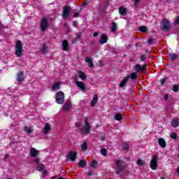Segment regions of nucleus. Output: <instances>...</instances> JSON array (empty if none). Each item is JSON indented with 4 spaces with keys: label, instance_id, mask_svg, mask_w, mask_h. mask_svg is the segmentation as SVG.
Wrapping results in <instances>:
<instances>
[{
    "label": "nucleus",
    "instance_id": "1",
    "mask_svg": "<svg viewBox=\"0 0 179 179\" xmlns=\"http://www.w3.org/2000/svg\"><path fill=\"white\" fill-rule=\"evenodd\" d=\"M117 170L115 171V174L120 176L122 170L124 169L127 166L125 165V162L122 159H115Z\"/></svg>",
    "mask_w": 179,
    "mask_h": 179
},
{
    "label": "nucleus",
    "instance_id": "2",
    "mask_svg": "<svg viewBox=\"0 0 179 179\" xmlns=\"http://www.w3.org/2000/svg\"><path fill=\"white\" fill-rule=\"evenodd\" d=\"M91 129H92V127H90V124H89L88 119L85 118L84 127L80 129L81 134H83V135H87V134H90Z\"/></svg>",
    "mask_w": 179,
    "mask_h": 179
},
{
    "label": "nucleus",
    "instance_id": "3",
    "mask_svg": "<svg viewBox=\"0 0 179 179\" xmlns=\"http://www.w3.org/2000/svg\"><path fill=\"white\" fill-rule=\"evenodd\" d=\"M15 55L17 57L23 55V44H22L21 41H17L15 43Z\"/></svg>",
    "mask_w": 179,
    "mask_h": 179
},
{
    "label": "nucleus",
    "instance_id": "4",
    "mask_svg": "<svg viewBox=\"0 0 179 179\" xmlns=\"http://www.w3.org/2000/svg\"><path fill=\"white\" fill-rule=\"evenodd\" d=\"M65 101V94L62 92V91H59L56 94V103L57 104H63Z\"/></svg>",
    "mask_w": 179,
    "mask_h": 179
},
{
    "label": "nucleus",
    "instance_id": "5",
    "mask_svg": "<svg viewBox=\"0 0 179 179\" xmlns=\"http://www.w3.org/2000/svg\"><path fill=\"white\" fill-rule=\"evenodd\" d=\"M162 30L164 31H169V30L171 29V25L170 24V21L167 19H164L162 22Z\"/></svg>",
    "mask_w": 179,
    "mask_h": 179
},
{
    "label": "nucleus",
    "instance_id": "6",
    "mask_svg": "<svg viewBox=\"0 0 179 179\" xmlns=\"http://www.w3.org/2000/svg\"><path fill=\"white\" fill-rule=\"evenodd\" d=\"M41 159L37 158L34 160V162L36 164V170L37 171H43V170H45V165L43 164H41Z\"/></svg>",
    "mask_w": 179,
    "mask_h": 179
},
{
    "label": "nucleus",
    "instance_id": "7",
    "mask_svg": "<svg viewBox=\"0 0 179 179\" xmlns=\"http://www.w3.org/2000/svg\"><path fill=\"white\" fill-rule=\"evenodd\" d=\"M48 27H50L48 20L47 17H43L41 21V29L42 31H45Z\"/></svg>",
    "mask_w": 179,
    "mask_h": 179
},
{
    "label": "nucleus",
    "instance_id": "8",
    "mask_svg": "<svg viewBox=\"0 0 179 179\" xmlns=\"http://www.w3.org/2000/svg\"><path fill=\"white\" fill-rule=\"evenodd\" d=\"M71 15V6H64L63 8V13L62 17L63 19H68Z\"/></svg>",
    "mask_w": 179,
    "mask_h": 179
},
{
    "label": "nucleus",
    "instance_id": "9",
    "mask_svg": "<svg viewBox=\"0 0 179 179\" xmlns=\"http://www.w3.org/2000/svg\"><path fill=\"white\" fill-rule=\"evenodd\" d=\"M150 166L152 170H156V169H157V155L152 156Z\"/></svg>",
    "mask_w": 179,
    "mask_h": 179
},
{
    "label": "nucleus",
    "instance_id": "10",
    "mask_svg": "<svg viewBox=\"0 0 179 179\" xmlns=\"http://www.w3.org/2000/svg\"><path fill=\"white\" fill-rule=\"evenodd\" d=\"M72 107V102L71 101H67L63 105V111H69Z\"/></svg>",
    "mask_w": 179,
    "mask_h": 179
},
{
    "label": "nucleus",
    "instance_id": "11",
    "mask_svg": "<svg viewBox=\"0 0 179 179\" xmlns=\"http://www.w3.org/2000/svg\"><path fill=\"white\" fill-rule=\"evenodd\" d=\"M29 155L31 157H37L40 155V151L37 150L36 148L31 147L30 149Z\"/></svg>",
    "mask_w": 179,
    "mask_h": 179
},
{
    "label": "nucleus",
    "instance_id": "12",
    "mask_svg": "<svg viewBox=\"0 0 179 179\" xmlns=\"http://www.w3.org/2000/svg\"><path fill=\"white\" fill-rule=\"evenodd\" d=\"M76 152H73V151H70L67 155V159H69L71 162H75V160H76Z\"/></svg>",
    "mask_w": 179,
    "mask_h": 179
},
{
    "label": "nucleus",
    "instance_id": "13",
    "mask_svg": "<svg viewBox=\"0 0 179 179\" xmlns=\"http://www.w3.org/2000/svg\"><path fill=\"white\" fill-rule=\"evenodd\" d=\"M17 82H23L24 80V73L23 71H19L17 74Z\"/></svg>",
    "mask_w": 179,
    "mask_h": 179
},
{
    "label": "nucleus",
    "instance_id": "14",
    "mask_svg": "<svg viewBox=\"0 0 179 179\" xmlns=\"http://www.w3.org/2000/svg\"><path fill=\"white\" fill-rule=\"evenodd\" d=\"M76 85L82 90V92H85L86 90V85H85V83H83V82L77 81L76 83Z\"/></svg>",
    "mask_w": 179,
    "mask_h": 179
},
{
    "label": "nucleus",
    "instance_id": "15",
    "mask_svg": "<svg viewBox=\"0 0 179 179\" xmlns=\"http://www.w3.org/2000/svg\"><path fill=\"white\" fill-rule=\"evenodd\" d=\"M158 143H159V146H161V148H162V149H164V148H166V146H167V143H166V141L163 138L158 139Z\"/></svg>",
    "mask_w": 179,
    "mask_h": 179
},
{
    "label": "nucleus",
    "instance_id": "16",
    "mask_svg": "<svg viewBox=\"0 0 179 179\" xmlns=\"http://www.w3.org/2000/svg\"><path fill=\"white\" fill-rule=\"evenodd\" d=\"M62 47L64 51H69V43H68V41L64 40L62 41Z\"/></svg>",
    "mask_w": 179,
    "mask_h": 179
},
{
    "label": "nucleus",
    "instance_id": "17",
    "mask_svg": "<svg viewBox=\"0 0 179 179\" xmlns=\"http://www.w3.org/2000/svg\"><path fill=\"white\" fill-rule=\"evenodd\" d=\"M107 38H108V36L106 34H103L101 36V39L99 41L100 44H106L107 43Z\"/></svg>",
    "mask_w": 179,
    "mask_h": 179
},
{
    "label": "nucleus",
    "instance_id": "18",
    "mask_svg": "<svg viewBox=\"0 0 179 179\" xmlns=\"http://www.w3.org/2000/svg\"><path fill=\"white\" fill-rule=\"evenodd\" d=\"M97 101H99V96H97V94H95L91 101V107H94L97 104Z\"/></svg>",
    "mask_w": 179,
    "mask_h": 179
},
{
    "label": "nucleus",
    "instance_id": "19",
    "mask_svg": "<svg viewBox=\"0 0 179 179\" xmlns=\"http://www.w3.org/2000/svg\"><path fill=\"white\" fill-rule=\"evenodd\" d=\"M178 125H179V119L178 118L173 119L171 121V127H173V128H177Z\"/></svg>",
    "mask_w": 179,
    "mask_h": 179
},
{
    "label": "nucleus",
    "instance_id": "20",
    "mask_svg": "<svg viewBox=\"0 0 179 179\" xmlns=\"http://www.w3.org/2000/svg\"><path fill=\"white\" fill-rule=\"evenodd\" d=\"M85 62L88 64L90 68H93L94 64H93V60H92V58L89 57H85Z\"/></svg>",
    "mask_w": 179,
    "mask_h": 179
},
{
    "label": "nucleus",
    "instance_id": "21",
    "mask_svg": "<svg viewBox=\"0 0 179 179\" xmlns=\"http://www.w3.org/2000/svg\"><path fill=\"white\" fill-rule=\"evenodd\" d=\"M50 131H51V125L49 123H46L43 129V133L48 134Z\"/></svg>",
    "mask_w": 179,
    "mask_h": 179
},
{
    "label": "nucleus",
    "instance_id": "22",
    "mask_svg": "<svg viewBox=\"0 0 179 179\" xmlns=\"http://www.w3.org/2000/svg\"><path fill=\"white\" fill-rule=\"evenodd\" d=\"M128 80H129V76H127L123 80H122L119 85L120 87H124V86L127 85V83H128Z\"/></svg>",
    "mask_w": 179,
    "mask_h": 179
},
{
    "label": "nucleus",
    "instance_id": "23",
    "mask_svg": "<svg viewBox=\"0 0 179 179\" xmlns=\"http://www.w3.org/2000/svg\"><path fill=\"white\" fill-rule=\"evenodd\" d=\"M169 58L171 59V61H176V59H178L179 55L176 53H169Z\"/></svg>",
    "mask_w": 179,
    "mask_h": 179
},
{
    "label": "nucleus",
    "instance_id": "24",
    "mask_svg": "<svg viewBox=\"0 0 179 179\" xmlns=\"http://www.w3.org/2000/svg\"><path fill=\"white\" fill-rule=\"evenodd\" d=\"M122 148L124 152H128L129 149V144H128V143H123L122 144Z\"/></svg>",
    "mask_w": 179,
    "mask_h": 179
},
{
    "label": "nucleus",
    "instance_id": "25",
    "mask_svg": "<svg viewBox=\"0 0 179 179\" xmlns=\"http://www.w3.org/2000/svg\"><path fill=\"white\" fill-rule=\"evenodd\" d=\"M119 13L122 16H125V15H127V8H125V7H120Z\"/></svg>",
    "mask_w": 179,
    "mask_h": 179
},
{
    "label": "nucleus",
    "instance_id": "26",
    "mask_svg": "<svg viewBox=\"0 0 179 179\" xmlns=\"http://www.w3.org/2000/svg\"><path fill=\"white\" fill-rule=\"evenodd\" d=\"M78 73L79 74V76L82 80H85V79H87V76H86V74H85L83 71H78Z\"/></svg>",
    "mask_w": 179,
    "mask_h": 179
},
{
    "label": "nucleus",
    "instance_id": "27",
    "mask_svg": "<svg viewBox=\"0 0 179 179\" xmlns=\"http://www.w3.org/2000/svg\"><path fill=\"white\" fill-rule=\"evenodd\" d=\"M117 29H118V27H117V23L115 22H112V26L110 27V31H112V33H115V31H117Z\"/></svg>",
    "mask_w": 179,
    "mask_h": 179
},
{
    "label": "nucleus",
    "instance_id": "28",
    "mask_svg": "<svg viewBox=\"0 0 179 179\" xmlns=\"http://www.w3.org/2000/svg\"><path fill=\"white\" fill-rule=\"evenodd\" d=\"M127 76L129 77V79H132V80H136L138 79V74L136 73H132L131 75H128Z\"/></svg>",
    "mask_w": 179,
    "mask_h": 179
},
{
    "label": "nucleus",
    "instance_id": "29",
    "mask_svg": "<svg viewBox=\"0 0 179 179\" xmlns=\"http://www.w3.org/2000/svg\"><path fill=\"white\" fill-rule=\"evenodd\" d=\"M134 69L136 72L139 73L141 71H142V66H141V64H137L135 65Z\"/></svg>",
    "mask_w": 179,
    "mask_h": 179
},
{
    "label": "nucleus",
    "instance_id": "30",
    "mask_svg": "<svg viewBox=\"0 0 179 179\" xmlns=\"http://www.w3.org/2000/svg\"><path fill=\"white\" fill-rule=\"evenodd\" d=\"M115 120H116V121H121V120H122V115L120 113H117L115 115Z\"/></svg>",
    "mask_w": 179,
    "mask_h": 179
},
{
    "label": "nucleus",
    "instance_id": "31",
    "mask_svg": "<svg viewBox=\"0 0 179 179\" xmlns=\"http://www.w3.org/2000/svg\"><path fill=\"white\" fill-rule=\"evenodd\" d=\"M138 30L141 31V33H146V31H148V28L145 26H141L138 27Z\"/></svg>",
    "mask_w": 179,
    "mask_h": 179
},
{
    "label": "nucleus",
    "instance_id": "32",
    "mask_svg": "<svg viewBox=\"0 0 179 179\" xmlns=\"http://www.w3.org/2000/svg\"><path fill=\"white\" fill-rule=\"evenodd\" d=\"M41 51V52H43V54L47 52V44L46 43H43Z\"/></svg>",
    "mask_w": 179,
    "mask_h": 179
},
{
    "label": "nucleus",
    "instance_id": "33",
    "mask_svg": "<svg viewBox=\"0 0 179 179\" xmlns=\"http://www.w3.org/2000/svg\"><path fill=\"white\" fill-rule=\"evenodd\" d=\"M79 166L82 168H85L86 166V160L81 159L79 162Z\"/></svg>",
    "mask_w": 179,
    "mask_h": 179
},
{
    "label": "nucleus",
    "instance_id": "34",
    "mask_svg": "<svg viewBox=\"0 0 179 179\" xmlns=\"http://www.w3.org/2000/svg\"><path fill=\"white\" fill-rule=\"evenodd\" d=\"M81 150H87V143L83 142L81 145Z\"/></svg>",
    "mask_w": 179,
    "mask_h": 179
},
{
    "label": "nucleus",
    "instance_id": "35",
    "mask_svg": "<svg viewBox=\"0 0 179 179\" xmlns=\"http://www.w3.org/2000/svg\"><path fill=\"white\" fill-rule=\"evenodd\" d=\"M97 164H98L97 162L94 160L90 164V166L91 167H92V169H97Z\"/></svg>",
    "mask_w": 179,
    "mask_h": 179
},
{
    "label": "nucleus",
    "instance_id": "36",
    "mask_svg": "<svg viewBox=\"0 0 179 179\" xmlns=\"http://www.w3.org/2000/svg\"><path fill=\"white\" fill-rule=\"evenodd\" d=\"M59 89V83H55L52 86L53 90H58Z\"/></svg>",
    "mask_w": 179,
    "mask_h": 179
},
{
    "label": "nucleus",
    "instance_id": "37",
    "mask_svg": "<svg viewBox=\"0 0 179 179\" xmlns=\"http://www.w3.org/2000/svg\"><path fill=\"white\" fill-rule=\"evenodd\" d=\"M136 163L138 166H145V161L142 159H138Z\"/></svg>",
    "mask_w": 179,
    "mask_h": 179
},
{
    "label": "nucleus",
    "instance_id": "38",
    "mask_svg": "<svg viewBox=\"0 0 179 179\" xmlns=\"http://www.w3.org/2000/svg\"><path fill=\"white\" fill-rule=\"evenodd\" d=\"M153 41H155V38H150L148 41L147 43L150 45H152V44H153Z\"/></svg>",
    "mask_w": 179,
    "mask_h": 179
},
{
    "label": "nucleus",
    "instance_id": "39",
    "mask_svg": "<svg viewBox=\"0 0 179 179\" xmlns=\"http://www.w3.org/2000/svg\"><path fill=\"white\" fill-rule=\"evenodd\" d=\"M101 153L103 156H107V150H106V148H102L101 150Z\"/></svg>",
    "mask_w": 179,
    "mask_h": 179
},
{
    "label": "nucleus",
    "instance_id": "40",
    "mask_svg": "<svg viewBox=\"0 0 179 179\" xmlns=\"http://www.w3.org/2000/svg\"><path fill=\"white\" fill-rule=\"evenodd\" d=\"M25 132H27L28 134H31V129L28 127H24Z\"/></svg>",
    "mask_w": 179,
    "mask_h": 179
},
{
    "label": "nucleus",
    "instance_id": "41",
    "mask_svg": "<svg viewBox=\"0 0 179 179\" xmlns=\"http://www.w3.org/2000/svg\"><path fill=\"white\" fill-rule=\"evenodd\" d=\"M173 92H175L176 93H177V92H178V85H173Z\"/></svg>",
    "mask_w": 179,
    "mask_h": 179
},
{
    "label": "nucleus",
    "instance_id": "42",
    "mask_svg": "<svg viewBox=\"0 0 179 179\" xmlns=\"http://www.w3.org/2000/svg\"><path fill=\"white\" fill-rule=\"evenodd\" d=\"M171 138H172V139H177V134L176 133H171Z\"/></svg>",
    "mask_w": 179,
    "mask_h": 179
},
{
    "label": "nucleus",
    "instance_id": "43",
    "mask_svg": "<svg viewBox=\"0 0 179 179\" xmlns=\"http://www.w3.org/2000/svg\"><path fill=\"white\" fill-rule=\"evenodd\" d=\"M48 173V170H44L42 173V177H43V178H45V177H47V173Z\"/></svg>",
    "mask_w": 179,
    "mask_h": 179
},
{
    "label": "nucleus",
    "instance_id": "44",
    "mask_svg": "<svg viewBox=\"0 0 179 179\" xmlns=\"http://www.w3.org/2000/svg\"><path fill=\"white\" fill-rule=\"evenodd\" d=\"M179 24V16H178V17H176V20H175L174 22H173V24H174L175 26H177V24Z\"/></svg>",
    "mask_w": 179,
    "mask_h": 179
},
{
    "label": "nucleus",
    "instance_id": "45",
    "mask_svg": "<svg viewBox=\"0 0 179 179\" xmlns=\"http://www.w3.org/2000/svg\"><path fill=\"white\" fill-rule=\"evenodd\" d=\"M148 59V58L146 57V56L145 55H142L141 56V61H146Z\"/></svg>",
    "mask_w": 179,
    "mask_h": 179
},
{
    "label": "nucleus",
    "instance_id": "46",
    "mask_svg": "<svg viewBox=\"0 0 179 179\" xmlns=\"http://www.w3.org/2000/svg\"><path fill=\"white\" fill-rule=\"evenodd\" d=\"M167 82V77L163 78L162 81L161 82L162 85H164Z\"/></svg>",
    "mask_w": 179,
    "mask_h": 179
},
{
    "label": "nucleus",
    "instance_id": "47",
    "mask_svg": "<svg viewBox=\"0 0 179 179\" xmlns=\"http://www.w3.org/2000/svg\"><path fill=\"white\" fill-rule=\"evenodd\" d=\"M80 16V13L79 12L75 13L73 15V17H79Z\"/></svg>",
    "mask_w": 179,
    "mask_h": 179
},
{
    "label": "nucleus",
    "instance_id": "48",
    "mask_svg": "<svg viewBox=\"0 0 179 179\" xmlns=\"http://www.w3.org/2000/svg\"><path fill=\"white\" fill-rule=\"evenodd\" d=\"M82 35H83V34L81 32L78 33L77 34L76 38H80V37H82Z\"/></svg>",
    "mask_w": 179,
    "mask_h": 179
},
{
    "label": "nucleus",
    "instance_id": "49",
    "mask_svg": "<svg viewBox=\"0 0 179 179\" xmlns=\"http://www.w3.org/2000/svg\"><path fill=\"white\" fill-rule=\"evenodd\" d=\"M145 66H146V64H144V65L141 67V72H143V71H145V70H146V69L145 68Z\"/></svg>",
    "mask_w": 179,
    "mask_h": 179
},
{
    "label": "nucleus",
    "instance_id": "50",
    "mask_svg": "<svg viewBox=\"0 0 179 179\" xmlns=\"http://www.w3.org/2000/svg\"><path fill=\"white\" fill-rule=\"evenodd\" d=\"M83 5L84 6H87V5H89V3H87V1H84L83 2Z\"/></svg>",
    "mask_w": 179,
    "mask_h": 179
},
{
    "label": "nucleus",
    "instance_id": "51",
    "mask_svg": "<svg viewBox=\"0 0 179 179\" xmlns=\"http://www.w3.org/2000/svg\"><path fill=\"white\" fill-rule=\"evenodd\" d=\"M64 27H66V29H67L68 30H69V25H68V24L64 23Z\"/></svg>",
    "mask_w": 179,
    "mask_h": 179
},
{
    "label": "nucleus",
    "instance_id": "52",
    "mask_svg": "<svg viewBox=\"0 0 179 179\" xmlns=\"http://www.w3.org/2000/svg\"><path fill=\"white\" fill-rule=\"evenodd\" d=\"M164 99L165 100H167L169 99V94H166L164 96Z\"/></svg>",
    "mask_w": 179,
    "mask_h": 179
},
{
    "label": "nucleus",
    "instance_id": "53",
    "mask_svg": "<svg viewBox=\"0 0 179 179\" xmlns=\"http://www.w3.org/2000/svg\"><path fill=\"white\" fill-rule=\"evenodd\" d=\"M135 1V5H139V1L141 0H134Z\"/></svg>",
    "mask_w": 179,
    "mask_h": 179
},
{
    "label": "nucleus",
    "instance_id": "54",
    "mask_svg": "<svg viewBox=\"0 0 179 179\" xmlns=\"http://www.w3.org/2000/svg\"><path fill=\"white\" fill-rule=\"evenodd\" d=\"M94 37H97V36H99V32H95L93 34Z\"/></svg>",
    "mask_w": 179,
    "mask_h": 179
},
{
    "label": "nucleus",
    "instance_id": "55",
    "mask_svg": "<svg viewBox=\"0 0 179 179\" xmlns=\"http://www.w3.org/2000/svg\"><path fill=\"white\" fill-rule=\"evenodd\" d=\"M100 139H101V141H106V137H104V136H101V137H100Z\"/></svg>",
    "mask_w": 179,
    "mask_h": 179
},
{
    "label": "nucleus",
    "instance_id": "56",
    "mask_svg": "<svg viewBox=\"0 0 179 179\" xmlns=\"http://www.w3.org/2000/svg\"><path fill=\"white\" fill-rule=\"evenodd\" d=\"M78 78V75H75L74 77H73V79L74 80H76Z\"/></svg>",
    "mask_w": 179,
    "mask_h": 179
},
{
    "label": "nucleus",
    "instance_id": "57",
    "mask_svg": "<svg viewBox=\"0 0 179 179\" xmlns=\"http://www.w3.org/2000/svg\"><path fill=\"white\" fill-rule=\"evenodd\" d=\"M73 26H74V27H76V26H78V24L76 23V22H73Z\"/></svg>",
    "mask_w": 179,
    "mask_h": 179
},
{
    "label": "nucleus",
    "instance_id": "58",
    "mask_svg": "<svg viewBox=\"0 0 179 179\" xmlns=\"http://www.w3.org/2000/svg\"><path fill=\"white\" fill-rule=\"evenodd\" d=\"M87 174L88 176H93V172H88Z\"/></svg>",
    "mask_w": 179,
    "mask_h": 179
},
{
    "label": "nucleus",
    "instance_id": "59",
    "mask_svg": "<svg viewBox=\"0 0 179 179\" xmlns=\"http://www.w3.org/2000/svg\"><path fill=\"white\" fill-rule=\"evenodd\" d=\"M177 174L178 176L179 175V166L178 167V169H177Z\"/></svg>",
    "mask_w": 179,
    "mask_h": 179
},
{
    "label": "nucleus",
    "instance_id": "60",
    "mask_svg": "<svg viewBox=\"0 0 179 179\" xmlns=\"http://www.w3.org/2000/svg\"><path fill=\"white\" fill-rule=\"evenodd\" d=\"M1 27H2V22H0V30H1Z\"/></svg>",
    "mask_w": 179,
    "mask_h": 179
},
{
    "label": "nucleus",
    "instance_id": "61",
    "mask_svg": "<svg viewBox=\"0 0 179 179\" xmlns=\"http://www.w3.org/2000/svg\"><path fill=\"white\" fill-rule=\"evenodd\" d=\"M120 178H124V176L120 174Z\"/></svg>",
    "mask_w": 179,
    "mask_h": 179
},
{
    "label": "nucleus",
    "instance_id": "62",
    "mask_svg": "<svg viewBox=\"0 0 179 179\" xmlns=\"http://www.w3.org/2000/svg\"><path fill=\"white\" fill-rule=\"evenodd\" d=\"M58 179H65L64 178L60 177Z\"/></svg>",
    "mask_w": 179,
    "mask_h": 179
},
{
    "label": "nucleus",
    "instance_id": "63",
    "mask_svg": "<svg viewBox=\"0 0 179 179\" xmlns=\"http://www.w3.org/2000/svg\"><path fill=\"white\" fill-rule=\"evenodd\" d=\"M161 179H166V178H164V177H162Z\"/></svg>",
    "mask_w": 179,
    "mask_h": 179
},
{
    "label": "nucleus",
    "instance_id": "64",
    "mask_svg": "<svg viewBox=\"0 0 179 179\" xmlns=\"http://www.w3.org/2000/svg\"><path fill=\"white\" fill-rule=\"evenodd\" d=\"M7 179H12V178H7Z\"/></svg>",
    "mask_w": 179,
    "mask_h": 179
}]
</instances>
